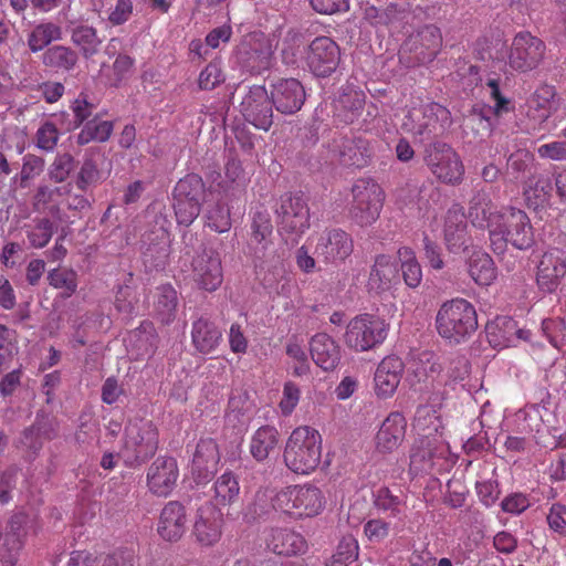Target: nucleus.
<instances>
[{
    "instance_id": "obj_1",
    "label": "nucleus",
    "mask_w": 566,
    "mask_h": 566,
    "mask_svg": "<svg viewBox=\"0 0 566 566\" xmlns=\"http://www.w3.org/2000/svg\"><path fill=\"white\" fill-rule=\"evenodd\" d=\"M478 326V313L474 305L461 297L444 302L436 316V328L439 336L453 346L468 342L476 332Z\"/></svg>"
},
{
    "instance_id": "obj_2",
    "label": "nucleus",
    "mask_w": 566,
    "mask_h": 566,
    "mask_svg": "<svg viewBox=\"0 0 566 566\" xmlns=\"http://www.w3.org/2000/svg\"><path fill=\"white\" fill-rule=\"evenodd\" d=\"M501 221L491 231L490 242L494 253L503 254L507 244L527 250L535 243L531 220L524 210L505 207L501 209Z\"/></svg>"
},
{
    "instance_id": "obj_3",
    "label": "nucleus",
    "mask_w": 566,
    "mask_h": 566,
    "mask_svg": "<svg viewBox=\"0 0 566 566\" xmlns=\"http://www.w3.org/2000/svg\"><path fill=\"white\" fill-rule=\"evenodd\" d=\"M322 437L317 430L304 426L290 434L283 459L285 465L296 474H310L321 463Z\"/></svg>"
},
{
    "instance_id": "obj_4",
    "label": "nucleus",
    "mask_w": 566,
    "mask_h": 566,
    "mask_svg": "<svg viewBox=\"0 0 566 566\" xmlns=\"http://www.w3.org/2000/svg\"><path fill=\"white\" fill-rule=\"evenodd\" d=\"M158 430L150 420L133 419L125 427L123 454L129 468H137L151 459L158 449Z\"/></svg>"
},
{
    "instance_id": "obj_5",
    "label": "nucleus",
    "mask_w": 566,
    "mask_h": 566,
    "mask_svg": "<svg viewBox=\"0 0 566 566\" xmlns=\"http://www.w3.org/2000/svg\"><path fill=\"white\" fill-rule=\"evenodd\" d=\"M324 506L321 490L312 484L290 485L274 494V509L293 517H312Z\"/></svg>"
},
{
    "instance_id": "obj_6",
    "label": "nucleus",
    "mask_w": 566,
    "mask_h": 566,
    "mask_svg": "<svg viewBox=\"0 0 566 566\" xmlns=\"http://www.w3.org/2000/svg\"><path fill=\"white\" fill-rule=\"evenodd\" d=\"M279 232L285 240H297L310 229V208L301 192L281 196L276 208Z\"/></svg>"
},
{
    "instance_id": "obj_7",
    "label": "nucleus",
    "mask_w": 566,
    "mask_h": 566,
    "mask_svg": "<svg viewBox=\"0 0 566 566\" xmlns=\"http://www.w3.org/2000/svg\"><path fill=\"white\" fill-rule=\"evenodd\" d=\"M422 154L424 165L440 182L452 186L462 182L464 166L449 144L441 140L431 142L424 145Z\"/></svg>"
},
{
    "instance_id": "obj_8",
    "label": "nucleus",
    "mask_w": 566,
    "mask_h": 566,
    "mask_svg": "<svg viewBox=\"0 0 566 566\" xmlns=\"http://www.w3.org/2000/svg\"><path fill=\"white\" fill-rule=\"evenodd\" d=\"M251 230L249 248L253 256L256 273L260 274L264 269H277L281 264V258L276 253L272 241L273 226L266 210L254 212Z\"/></svg>"
},
{
    "instance_id": "obj_9",
    "label": "nucleus",
    "mask_w": 566,
    "mask_h": 566,
    "mask_svg": "<svg viewBox=\"0 0 566 566\" xmlns=\"http://www.w3.org/2000/svg\"><path fill=\"white\" fill-rule=\"evenodd\" d=\"M389 324L384 318L370 314L354 317L345 333L346 345L356 352L376 348L386 339Z\"/></svg>"
},
{
    "instance_id": "obj_10",
    "label": "nucleus",
    "mask_w": 566,
    "mask_h": 566,
    "mask_svg": "<svg viewBox=\"0 0 566 566\" xmlns=\"http://www.w3.org/2000/svg\"><path fill=\"white\" fill-rule=\"evenodd\" d=\"M353 201L349 213L361 227L375 222L382 209L385 193L373 179H358L352 188Z\"/></svg>"
},
{
    "instance_id": "obj_11",
    "label": "nucleus",
    "mask_w": 566,
    "mask_h": 566,
    "mask_svg": "<svg viewBox=\"0 0 566 566\" xmlns=\"http://www.w3.org/2000/svg\"><path fill=\"white\" fill-rule=\"evenodd\" d=\"M408 118L411 122L409 130L422 139L439 135L451 124L449 109L434 102L413 109Z\"/></svg>"
},
{
    "instance_id": "obj_12",
    "label": "nucleus",
    "mask_w": 566,
    "mask_h": 566,
    "mask_svg": "<svg viewBox=\"0 0 566 566\" xmlns=\"http://www.w3.org/2000/svg\"><path fill=\"white\" fill-rule=\"evenodd\" d=\"M240 113L258 129L269 130L273 124V105L263 85L248 88L240 103Z\"/></svg>"
},
{
    "instance_id": "obj_13",
    "label": "nucleus",
    "mask_w": 566,
    "mask_h": 566,
    "mask_svg": "<svg viewBox=\"0 0 566 566\" xmlns=\"http://www.w3.org/2000/svg\"><path fill=\"white\" fill-rule=\"evenodd\" d=\"M306 64L316 77H328L340 63V49L329 36H317L308 45Z\"/></svg>"
},
{
    "instance_id": "obj_14",
    "label": "nucleus",
    "mask_w": 566,
    "mask_h": 566,
    "mask_svg": "<svg viewBox=\"0 0 566 566\" xmlns=\"http://www.w3.org/2000/svg\"><path fill=\"white\" fill-rule=\"evenodd\" d=\"M565 279L566 251L554 248L544 252L536 271V285L539 292L556 293Z\"/></svg>"
},
{
    "instance_id": "obj_15",
    "label": "nucleus",
    "mask_w": 566,
    "mask_h": 566,
    "mask_svg": "<svg viewBox=\"0 0 566 566\" xmlns=\"http://www.w3.org/2000/svg\"><path fill=\"white\" fill-rule=\"evenodd\" d=\"M191 276L199 289L207 292L217 291L223 281L219 253L212 248H203L197 253L191 262Z\"/></svg>"
},
{
    "instance_id": "obj_16",
    "label": "nucleus",
    "mask_w": 566,
    "mask_h": 566,
    "mask_svg": "<svg viewBox=\"0 0 566 566\" xmlns=\"http://www.w3.org/2000/svg\"><path fill=\"white\" fill-rule=\"evenodd\" d=\"M545 44L530 33L515 35L509 56L510 66L518 72H528L538 66L544 57Z\"/></svg>"
},
{
    "instance_id": "obj_17",
    "label": "nucleus",
    "mask_w": 566,
    "mask_h": 566,
    "mask_svg": "<svg viewBox=\"0 0 566 566\" xmlns=\"http://www.w3.org/2000/svg\"><path fill=\"white\" fill-rule=\"evenodd\" d=\"M353 250V239L347 232L342 229H328L319 235L314 253L326 264H339Z\"/></svg>"
},
{
    "instance_id": "obj_18",
    "label": "nucleus",
    "mask_w": 566,
    "mask_h": 566,
    "mask_svg": "<svg viewBox=\"0 0 566 566\" xmlns=\"http://www.w3.org/2000/svg\"><path fill=\"white\" fill-rule=\"evenodd\" d=\"M269 95L273 107L284 115L296 114L306 99L303 84L294 77L279 78L272 83Z\"/></svg>"
},
{
    "instance_id": "obj_19",
    "label": "nucleus",
    "mask_w": 566,
    "mask_h": 566,
    "mask_svg": "<svg viewBox=\"0 0 566 566\" xmlns=\"http://www.w3.org/2000/svg\"><path fill=\"white\" fill-rule=\"evenodd\" d=\"M178 478L177 460L160 455L147 469L146 485L154 495L166 497L176 488Z\"/></svg>"
},
{
    "instance_id": "obj_20",
    "label": "nucleus",
    "mask_w": 566,
    "mask_h": 566,
    "mask_svg": "<svg viewBox=\"0 0 566 566\" xmlns=\"http://www.w3.org/2000/svg\"><path fill=\"white\" fill-rule=\"evenodd\" d=\"M222 524L220 510L212 504H205L197 510L191 535L199 545L213 546L221 538Z\"/></svg>"
},
{
    "instance_id": "obj_21",
    "label": "nucleus",
    "mask_w": 566,
    "mask_h": 566,
    "mask_svg": "<svg viewBox=\"0 0 566 566\" xmlns=\"http://www.w3.org/2000/svg\"><path fill=\"white\" fill-rule=\"evenodd\" d=\"M220 461L217 442L211 439H200L192 458L191 474L197 484H203L214 475Z\"/></svg>"
},
{
    "instance_id": "obj_22",
    "label": "nucleus",
    "mask_w": 566,
    "mask_h": 566,
    "mask_svg": "<svg viewBox=\"0 0 566 566\" xmlns=\"http://www.w3.org/2000/svg\"><path fill=\"white\" fill-rule=\"evenodd\" d=\"M147 230L143 234V242L154 245L157 252L167 255L170 247L171 221L166 208L149 209L146 212Z\"/></svg>"
},
{
    "instance_id": "obj_23",
    "label": "nucleus",
    "mask_w": 566,
    "mask_h": 566,
    "mask_svg": "<svg viewBox=\"0 0 566 566\" xmlns=\"http://www.w3.org/2000/svg\"><path fill=\"white\" fill-rule=\"evenodd\" d=\"M187 530L186 507L178 501H169L163 507L158 524V535L167 542H178Z\"/></svg>"
},
{
    "instance_id": "obj_24",
    "label": "nucleus",
    "mask_w": 566,
    "mask_h": 566,
    "mask_svg": "<svg viewBox=\"0 0 566 566\" xmlns=\"http://www.w3.org/2000/svg\"><path fill=\"white\" fill-rule=\"evenodd\" d=\"M463 208L453 205L448 209L444 218V241L452 253H460L468 249L469 237L467 232V220Z\"/></svg>"
},
{
    "instance_id": "obj_25",
    "label": "nucleus",
    "mask_w": 566,
    "mask_h": 566,
    "mask_svg": "<svg viewBox=\"0 0 566 566\" xmlns=\"http://www.w3.org/2000/svg\"><path fill=\"white\" fill-rule=\"evenodd\" d=\"M403 361L397 356H387L378 365L374 381L378 397H391L397 390L403 373Z\"/></svg>"
},
{
    "instance_id": "obj_26",
    "label": "nucleus",
    "mask_w": 566,
    "mask_h": 566,
    "mask_svg": "<svg viewBox=\"0 0 566 566\" xmlns=\"http://www.w3.org/2000/svg\"><path fill=\"white\" fill-rule=\"evenodd\" d=\"M501 216V210H496L489 193L484 190H479L469 202L468 218L472 226L479 229H488L489 237L491 231L494 230Z\"/></svg>"
},
{
    "instance_id": "obj_27",
    "label": "nucleus",
    "mask_w": 566,
    "mask_h": 566,
    "mask_svg": "<svg viewBox=\"0 0 566 566\" xmlns=\"http://www.w3.org/2000/svg\"><path fill=\"white\" fill-rule=\"evenodd\" d=\"M365 98V93L354 85L343 86L334 101V116L343 124H352L360 116Z\"/></svg>"
},
{
    "instance_id": "obj_28",
    "label": "nucleus",
    "mask_w": 566,
    "mask_h": 566,
    "mask_svg": "<svg viewBox=\"0 0 566 566\" xmlns=\"http://www.w3.org/2000/svg\"><path fill=\"white\" fill-rule=\"evenodd\" d=\"M266 547L276 555H297L305 553V538L290 528H271L265 537Z\"/></svg>"
},
{
    "instance_id": "obj_29",
    "label": "nucleus",
    "mask_w": 566,
    "mask_h": 566,
    "mask_svg": "<svg viewBox=\"0 0 566 566\" xmlns=\"http://www.w3.org/2000/svg\"><path fill=\"white\" fill-rule=\"evenodd\" d=\"M310 352L314 363L325 371L334 370L340 361L339 346L325 333L312 337Z\"/></svg>"
},
{
    "instance_id": "obj_30",
    "label": "nucleus",
    "mask_w": 566,
    "mask_h": 566,
    "mask_svg": "<svg viewBox=\"0 0 566 566\" xmlns=\"http://www.w3.org/2000/svg\"><path fill=\"white\" fill-rule=\"evenodd\" d=\"M418 61L431 62L434 60L442 45V34L434 24H427L418 30L410 39Z\"/></svg>"
},
{
    "instance_id": "obj_31",
    "label": "nucleus",
    "mask_w": 566,
    "mask_h": 566,
    "mask_svg": "<svg viewBox=\"0 0 566 566\" xmlns=\"http://www.w3.org/2000/svg\"><path fill=\"white\" fill-rule=\"evenodd\" d=\"M442 365L432 352L424 350L419 355V365L413 371L417 382H411V387L417 392L428 394L436 389V377L440 376Z\"/></svg>"
},
{
    "instance_id": "obj_32",
    "label": "nucleus",
    "mask_w": 566,
    "mask_h": 566,
    "mask_svg": "<svg viewBox=\"0 0 566 566\" xmlns=\"http://www.w3.org/2000/svg\"><path fill=\"white\" fill-rule=\"evenodd\" d=\"M406 424L402 413L391 412L377 432V449L381 452H390L398 448L405 438Z\"/></svg>"
},
{
    "instance_id": "obj_33",
    "label": "nucleus",
    "mask_w": 566,
    "mask_h": 566,
    "mask_svg": "<svg viewBox=\"0 0 566 566\" xmlns=\"http://www.w3.org/2000/svg\"><path fill=\"white\" fill-rule=\"evenodd\" d=\"M42 64L55 73H71L80 62L76 50L63 44L48 48L42 54Z\"/></svg>"
},
{
    "instance_id": "obj_34",
    "label": "nucleus",
    "mask_w": 566,
    "mask_h": 566,
    "mask_svg": "<svg viewBox=\"0 0 566 566\" xmlns=\"http://www.w3.org/2000/svg\"><path fill=\"white\" fill-rule=\"evenodd\" d=\"M556 90L553 85L542 84L527 99V116L538 123L546 122L555 109Z\"/></svg>"
},
{
    "instance_id": "obj_35",
    "label": "nucleus",
    "mask_w": 566,
    "mask_h": 566,
    "mask_svg": "<svg viewBox=\"0 0 566 566\" xmlns=\"http://www.w3.org/2000/svg\"><path fill=\"white\" fill-rule=\"evenodd\" d=\"M398 279V268L391 256L380 254L376 258L371 268L368 287L371 291L381 293L388 291L395 280Z\"/></svg>"
},
{
    "instance_id": "obj_36",
    "label": "nucleus",
    "mask_w": 566,
    "mask_h": 566,
    "mask_svg": "<svg viewBox=\"0 0 566 566\" xmlns=\"http://www.w3.org/2000/svg\"><path fill=\"white\" fill-rule=\"evenodd\" d=\"M332 160L347 167H363L366 158L361 151V147L352 138L338 137L334 138L329 145Z\"/></svg>"
},
{
    "instance_id": "obj_37",
    "label": "nucleus",
    "mask_w": 566,
    "mask_h": 566,
    "mask_svg": "<svg viewBox=\"0 0 566 566\" xmlns=\"http://www.w3.org/2000/svg\"><path fill=\"white\" fill-rule=\"evenodd\" d=\"M179 306L178 292L171 284H163L156 289L154 296V311L164 324L175 321Z\"/></svg>"
},
{
    "instance_id": "obj_38",
    "label": "nucleus",
    "mask_w": 566,
    "mask_h": 566,
    "mask_svg": "<svg viewBox=\"0 0 566 566\" xmlns=\"http://www.w3.org/2000/svg\"><path fill=\"white\" fill-rule=\"evenodd\" d=\"M280 433L272 426L260 427L251 437L250 453L258 462L265 461L279 444Z\"/></svg>"
},
{
    "instance_id": "obj_39",
    "label": "nucleus",
    "mask_w": 566,
    "mask_h": 566,
    "mask_svg": "<svg viewBox=\"0 0 566 566\" xmlns=\"http://www.w3.org/2000/svg\"><path fill=\"white\" fill-rule=\"evenodd\" d=\"M193 346L202 354H209L219 345L222 334L220 329L210 321L199 318L192 324Z\"/></svg>"
},
{
    "instance_id": "obj_40",
    "label": "nucleus",
    "mask_w": 566,
    "mask_h": 566,
    "mask_svg": "<svg viewBox=\"0 0 566 566\" xmlns=\"http://www.w3.org/2000/svg\"><path fill=\"white\" fill-rule=\"evenodd\" d=\"M213 491V506L217 509L220 506H231L238 502L240 497V484L238 476L231 471H226L214 481Z\"/></svg>"
},
{
    "instance_id": "obj_41",
    "label": "nucleus",
    "mask_w": 566,
    "mask_h": 566,
    "mask_svg": "<svg viewBox=\"0 0 566 566\" xmlns=\"http://www.w3.org/2000/svg\"><path fill=\"white\" fill-rule=\"evenodd\" d=\"M71 41L80 49V52L85 60L97 54L103 43V39L99 38L96 29L87 24H78L72 28Z\"/></svg>"
},
{
    "instance_id": "obj_42",
    "label": "nucleus",
    "mask_w": 566,
    "mask_h": 566,
    "mask_svg": "<svg viewBox=\"0 0 566 566\" xmlns=\"http://www.w3.org/2000/svg\"><path fill=\"white\" fill-rule=\"evenodd\" d=\"M206 186L197 174H189L181 178L174 189V199H181L202 205L206 201Z\"/></svg>"
},
{
    "instance_id": "obj_43",
    "label": "nucleus",
    "mask_w": 566,
    "mask_h": 566,
    "mask_svg": "<svg viewBox=\"0 0 566 566\" xmlns=\"http://www.w3.org/2000/svg\"><path fill=\"white\" fill-rule=\"evenodd\" d=\"M469 274L476 284L490 285L496 277L492 258L485 252H474L469 261Z\"/></svg>"
},
{
    "instance_id": "obj_44",
    "label": "nucleus",
    "mask_w": 566,
    "mask_h": 566,
    "mask_svg": "<svg viewBox=\"0 0 566 566\" xmlns=\"http://www.w3.org/2000/svg\"><path fill=\"white\" fill-rule=\"evenodd\" d=\"M515 331V322L509 317H496L485 326L489 344L494 348L507 347Z\"/></svg>"
},
{
    "instance_id": "obj_45",
    "label": "nucleus",
    "mask_w": 566,
    "mask_h": 566,
    "mask_svg": "<svg viewBox=\"0 0 566 566\" xmlns=\"http://www.w3.org/2000/svg\"><path fill=\"white\" fill-rule=\"evenodd\" d=\"M62 39V28L53 22H43L35 25L28 35V46L36 53L46 48L51 42Z\"/></svg>"
},
{
    "instance_id": "obj_46",
    "label": "nucleus",
    "mask_w": 566,
    "mask_h": 566,
    "mask_svg": "<svg viewBox=\"0 0 566 566\" xmlns=\"http://www.w3.org/2000/svg\"><path fill=\"white\" fill-rule=\"evenodd\" d=\"M240 65L252 74H260L271 65V53L264 49L243 46L238 51Z\"/></svg>"
},
{
    "instance_id": "obj_47",
    "label": "nucleus",
    "mask_w": 566,
    "mask_h": 566,
    "mask_svg": "<svg viewBox=\"0 0 566 566\" xmlns=\"http://www.w3.org/2000/svg\"><path fill=\"white\" fill-rule=\"evenodd\" d=\"M374 504L376 509L388 513L389 516L397 517L406 505V495L400 490L394 493L389 488L381 486L374 493Z\"/></svg>"
},
{
    "instance_id": "obj_48",
    "label": "nucleus",
    "mask_w": 566,
    "mask_h": 566,
    "mask_svg": "<svg viewBox=\"0 0 566 566\" xmlns=\"http://www.w3.org/2000/svg\"><path fill=\"white\" fill-rule=\"evenodd\" d=\"M113 128V122L95 117L84 124L76 137V143L81 146L91 142L104 143L111 137Z\"/></svg>"
},
{
    "instance_id": "obj_49",
    "label": "nucleus",
    "mask_w": 566,
    "mask_h": 566,
    "mask_svg": "<svg viewBox=\"0 0 566 566\" xmlns=\"http://www.w3.org/2000/svg\"><path fill=\"white\" fill-rule=\"evenodd\" d=\"M57 224L50 218H34L33 223L27 230V238L34 249L44 248L52 239Z\"/></svg>"
},
{
    "instance_id": "obj_50",
    "label": "nucleus",
    "mask_w": 566,
    "mask_h": 566,
    "mask_svg": "<svg viewBox=\"0 0 566 566\" xmlns=\"http://www.w3.org/2000/svg\"><path fill=\"white\" fill-rule=\"evenodd\" d=\"M398 256L401 262V273L407 286L416 289L422 281V269L416 259L415 252L407 247L398 250Z\"/></svg>"
},
{
    "instance_id": "obj_51",
    "label": "nucleus",
    "mask_w": 566,
    "mask_h": 566,
    "mask_svg": "<svg viewBox=\"0 0 566 566\" xmlns=\"http://www.w3.org/2000/svg\"><path fill=\"white\" fill-rule=\"evenodd\" d=\"M274 509V494L266 489H260L255 492L253 501L243 512L247 522H254L268 516Z\"/></svg>"
},
{
    "instance_id": "obj_52",
    "label": "nucleus",
    "mask_w": 566,
    "mask_h": 566,
    "mask_svg": "<svg viewBox=\"0 0 566 566\" xmlns=\"http://www.w3.org/2000/svg\"><path fill=\"white\" fill-rule=\"evenodd\" d=\"M48 280L54 289L63 290L62 297H70L77 289V274L70 269H54L49 272Z\"/></svg>"
},
{
    "instance_id": "obj_53",
    "label": "nucleus",
    "mask_w": 566,
    "mask_h": 566,
    "mask_svg": "<svg viewBox=\"0 0 566 566\" xmlns=\"http://www.w3.org/2000/svg\"><path fill=\"white\" fill-rule=\"evenodd\" d=\"M533 155L526 149H517L507 158L506 174L511 180L517 181L530 171Z\"/></svg>"
},
{
    "instance_id": "obj_54",
    "label": "nucleus",
    "mask_w": 566,
    "mask_h": 566,
    "mask_svg": "<svg viewBox=\"0 0 566 566\" xmlns=\"http://www.w3.org/2000/svg\"><path fill=\"white\" fill-rule=\"evenodd\" d=\"M75 168V159L70 153L57 154L50 165L48 175L54 182L65 181Z\"/></svg>"
},
{
    "instance_id": "obj_55",
    "label": "nucleus",
    "mask_w": 566,
    "mask_h": 566,
    "mask_svg": "<svg viewBox=\"0 0 566 566\" xmlns=\"http://www.w3.org/2000/svg\"><path fill=\"white\" fill-rule=\"evenodd\" d=\"M358 557V544L353 537L344 538L337 546L328 566H348Z\"/></svg>"
},
{
    "instance_id": "obj_56",
    "label": "nucleus",
    "mask_w": 566,
    "mask_h": 566,
    "mask_svg": "<svg viewBox=\"0 0 566 566\" xmlns=\"http://www.w3.org/2000/svg\"><path fill=\"white\" fill-rule=\"evenodd\" d=\"M99 178L101 171L96 161L92 156H85L75 180L77 189L86 191L90 186L97 184Z\"/></svg>"
},
{
    "instance_id": "obj_57",
    "label": "nucleus",
    "mask_w": 566,
    "mask_h": 566,
    "mask_svg": "<svg viewBox=\"0 0 566 566\" xmlns=\"http://www.w3.org/2000/svg\"><path fill=\"white\" fill-rule=\"evenodd\" d=\"M207 226L220 233L231 228L230 211L224 203L218 202L207 211Z\"/></svg>"
},
{
    "instance_id": "obj_58",
    "label": "nucleus",
    "mask_w": 566,
    "mask_h": 566,
    "mask_svg": "<svg viewBox=\"0 0 566 566\" xmlns=\"http://www.w3.org/2000/svg\"><path fill=\"white\" fill-rule=\"evenodd\" d=\"M224 78L221 63L212 61L200 72L198 85L200 90L211 91L223 83Z\"/></svg>"
},
{
    "instance_id": "obj_59",
    "label": "nucleus",
    "mask_w": 566,
    "mask_h": 566,
    "mask_svg": "<svg viewBox=\"0 0 566 566\" xmlns=\"http://www.w3.org/2000/svg\"><path fill=\"white\" fill-rule=\"evenodd\" d=\"M565 329L566 323L564 319L556 318H547L542 323V331L544 335L547 337L549 343L556 347L560 348L565 345Z\"/></svg>"
},
{
    "instance_id": "obj_60",
    "label": "nucleus",
    "mask_w": 566,
    "mask_h": 566,
    "mask_svg": "<svg viewBox=\"0 0 566 566\" xmlns=\"http://www.w3.org/2000/svg\"><path fill=\"white\" fill-rule=\"evenodd\" d=\"M201 206L191 201L175 199L174 209L177 223L189 227L199 216Z\"/></svg>"
},
{
    "instance_id": "obj_61",
    "label": "nucleus",
    "mask_w": 566,
    "mask_h": 566,
    "mask_svg": "<svg viewBox=\"0 0 566 566\" xmlns=\"http://www.w3.org/2000/svg\"><path fill=\"white\" fill-rule=\"evenodd\" d=\"M471 371V364L469 359L463 355L453 357L448 366L447 376L450 382H462L464 381Z\"/></svg>"
},
{
    "instance_id": "obj_62",
    "label": "nucleus",
    "mask_w": 566,
    "mask_h": 566,
    "mask_svg": "<svg viewBox=\"0 0 566 566\" xmlns=\"http://www.w3.org/2000/svg\"><path fill=\"white\" fill-rule=\"evenodd\" d=\"M44 159L42 157L28 154L23 157V164L20 172L21 186H24L27 181L39 176L44 168Z\"/></svg>"
},
{
    "instance_id": "obj_63",
    "label": "nucleus",
    "mask_w": 566,
    "mask_h": 566,
    "mask_svg": "<svg viewBox=\"0 0 566 566\" xmlns=\"http://www.w3.org/2000/svg\"><path fill=\"white\" fill-rule=\"evenodd\" d=\"M542 159L566 161V140H553L537 147Z\"/></svg>"
},
{
    "instance_id": "obj_64",
    "label": "nucleus",
    "mask_w": 566,
    "mask_h": 566,
    "mask_svg": "<svg viewBox=\"0 0 566 566\" xmlns=\"http://www.w3.org/2000/svg\"><path fill=\"white\" fill-rule=\"evenodd\" d=\"M59 132L54 124L46 122L43 124L36 133V145L45 150L51 151L57 144Z\"/></svg>"
}]
</instances>
